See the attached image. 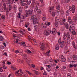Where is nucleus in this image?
Returning a JSON list of instances; mask_svg holds the SVG:
<instances>
[{"mask_svg": "<svg viewBox=\"0 0 77 77\" xmlns=\"http://www.w3.org/2000/svg\"><path fill=\"white\" fill-rule=\"evenodd\" d=\"M21 56H22L23 57H24V58L25 59H27V55H26V54H21Z\"/></svg>", "mask_w": 77, "mask_h": 77, "instance_id": "27", "label": "nucleus"}, {"mask_svg": "<svg viewBox=\"0 0 77 77\" xmlns=\"http://www.w3.org/2000/svg\"><path fill=\"white\" fill-rule=\"evenodd\" d=\"M33 24L34 25H35V24H38V23L36 21H33Z\"/></svg>", "mask_w": 77, "mask_h": 77, "instance_id": "28", "label": "nucleus"}, {"mask_svg": "<svg viewBox=\"0 0 77 77\" xmlns=\"http://www.w3.org/2000/svg\"><path fill=\"white\" fill-rule=\"evenodd\" d=\"M60 47H61V48H63V44H61L60 45Z\"/></svg>", "mask_w": 77, "mask_h": 77, "instance_id": "63", "label": "nucleus"}, {"mask_svg": "<svg viewBox=\"0 0 77 77\" xmlns=\"http://www.w3.org/2000/svg\"><path fill=\"white\" fill-rule=\"evenodd\" d=\"M4 10H5V12H9V8H6Z\"/></svg>", "mask_w": 77, "mask_h": 77, "instance_id": "38", "label": "nucleus"}, {"mask_svg": "<svg viewBox=\"0 0 77 77\" xmlns=\"http://www.w3.org/2000/svg\"><path fill=\"white\" fill-rule=\"evenodd\" d=\"M69 2V0H65L64 3H68Z\"/></svg>", "mask_w": 77, "mask_h": 77, "instance_id": "50", "label": "nucleus"}, {"mask_svg": "<svg viewBox=\"0 0 77 77\" xmlns=\"http://www.w3.org/2000/svg\"><path fill=\"white\" fill-rule=\"evenodd\" d=\"M47 72L44 71V73H43V75H47V73H46Z\"/></svg>", "mask_w": 77, "mask_h": 77, "instance_id": "46", "label": "nucleus"}, {"mask_svg": "<svg viewBox=\"0 0 77 77\" xmlns=\"http://www.w3.org/2000/svg\"><path fill=\"white\" fill-rule=\"evenodd\" d=\"M29 14H32V12H33V9L32 8H30L28 10V11Z\"/></svg>", "mask_w": 77, "mask_h": 77, "instance_id": "11", "label": "nucleus"}, {"mask_svg": "<svg viewBox=\"0 0 77 77\" xmlns=\"http://www.w3.org/2000/svg\"><path fill=\"white\" fill-rule=\"evenodd\" d=\"M51 33H52L53 35H55L56 33V28H54L53 29Z\"/></svg>", "mask_w": 77, "mask_h": 77, "instance_id": "9", "label": "nucleus"}, {"mask_svg": "<svg viewBox=\"0 0 77 77\" xmlns=\"http://www.w3.org/2000/svg\"><path fill=\"white\" fill-rule=\"evenodd\" d=\"M55 26L56 27H58L59 26V23L60 22L59 19L57 17H55Z\"/></svg>", "mask_w": 77, "mask_h": 77, "instance_id": "4", "label": "nucleus"}, {"mask_svg": "<svg viewBox=\"0 0 77 77\" xmlns=\"http://www.w3.org/2000/svg\"><path fill=\"white\" fill-rule=\"evenodd\" d=\"M28 40L30 41V40H33L34 41V39H33V38H32V37L30 36H28Z\"/></svg>", "mask_w": 77, "mask_h": 77, "instance_id": "18", "label": "nucleus"}, {"mask_svg": "<svg viewBox=\"0 0 77 77\" xmlns=\"http://www.w3.org/2000/svg\"><path fill=\"white\" fill-rule=\"evenodd\" d=\"M43 21H44L45 20H46V17L45 16H43Z\"/></svg>", "mask_w": 77, "mask_h": 77, "instance_id": "33", "label": "nucleus"}, {"mask_svg": "<svg viewBox=\"0 0 77 77\" xmlns=\"http://www.w3.org/2000/svg\"><path fill=\"white\" fill-rule=\"evenodd\" d=\"M67 77H71V75L69 73H68L67 75Z\"/></svg>", "mask_w": 77, "mask_h": 77, "instance_id": "44", "label": "nucleus"}, {"mask_svg": "<svg viewBox=\"0 0 77 77\" xmlns=\"http://www.w3.org/2000/svg\"><path fill=\"white\" fill-rule=\"evenodd\" d=\"M34 15L32 16L31 17V20H34Z\"/></svg>", "mask_w": 77, "mask_h": 77, "instance_id": "62", "label": "nucleus"}, {"mask_svg": "<svg viewBox=\"0 0 77 77\" xmlns=\"http://www.w3.org/2000/svg\"><path fill=\"white\" fill-rule=\"evenodd\" d=\"M35 5L36 7H38V6H39V2H36L35 3Z\"/></svg>", "mask_w": 77, "mask_h": 77, "instance_id": "45", "label": "nucleus"}, {"mask_svg": "<svg viewBox=\"0 0 77 77\" xmlns=\"http://www.w3.org/2000/svg\"><path fill=\"white\" fill-rule=\"evenodd\" d=\"M69 30L70 31H71V30H75V28H74V26H70Z\"/></svg>", "mask_w": 77, "mask_h": 77, "instance_id": "13", "label": "nucleus"}, {"mask_svg": "<svg viewBox=\"0 0 77 77\" xmlns=\"http://www.w3.org/2000/svg\"><path fill=\"white\" fill-rule=\"evenodd\" d=\"M22 9H22L20 7V8H19V11H20V12H22Z\"/></svg>", "mask_w": 77, "mask_h": 77, "instance_id": "58", "label": "nucleus"}, {"mask_svg": "<svg viewBox=\"0 0 77 77\" xmlns=\"http://www.w3.org/2000/svg\"><path fill=\"white\" fill-rule=\"evenodd\" d=\"M6 12V15L7 17H9V12Z\"/></svg>", "mask_w": 77, "mask_h": 77, "instance_id": "47", "label": "nucleus"}, {"mask_svg": "<svg viewBox=\"0 0 77 77\" xmlns=\"http://www.w3.org/2000/svg\"><path fill=\"white\" fill-rule=\"evenodd\" d=\"M1 18L2 20H5V16L4 15H2L1 17Z\"/></svg>", "mask_w": 77, "mask_h": 77, "instance_id": "39", "label": "nucleus"}, {"mask_svg": "<svg viewBox=\"0 0 77 77\" xmlns=\"http://www.w3.org/2000/svg\"><path fill=\"white\" fill-rule=\"evenodd\" d=\"M47 24L46 23H44L43 25V28H47Z\"/></svg>", "mask_w": 77, "mask_h": 77, "instance_id": "32", "label": "nucleus"}, {"mask_svg": "<svg viewBox=\"0 0 77 77\" xmlns=\"http://www.w3.org/2000/svg\"><path fill=\"white\" fill-rule=\"evenodd\" d=\"M29 25V23H26L25 25V27H26V28H27L28 27V26Z\"/></svg>", "mask_w": 77, "mask_h": 77, "instance_id": "30", "label": "nucleus"}, {"mask_svg": "<svg viewBox=\"0 0 77 77\" xmlns=\"http://www.w3.org/2000/svg\"><path fill=\"white\" fill-rule=\"evenodd\" d=\"M38 10V7H36L34 9V11L35 12H36Z\"/></svg>", "mask_w": 77, "mask_h": 77, "instance_id": "31", "label": "nucleus"}, {"mask_svg": "<svg viewBox=\"0 0 77 77\" xmlns=\"http://www.w3.org/2000/svg\"><path fill=\"white\" fill-rule=\"evenodd\" d=\"M19 32H20V33H21L22 35H24L25 34V30H24L23 29H20V30H19Z\"/></svg>", "mask_w": 77, "mask_h": 77, "instance_id": "10", "label": "nucleus"}, {"mask_svg": "<svg viewBox=\"0 0 77 77\" xmlns=\"http://www.w3.org/2000/svg\"><path fill=\"white\" fill-rule=\"evenodd\" d=\"M3 7L4 10H5V9L7 8L6 6V4L5 3L3 4Z\"/></svg>", "mask_w": 77, "mask_h": 77, "instance_id": "26", "label": "nucleus"}, {"mask_svg": "<svg viewBox=\"0 0 77 77\" xmlns=\"http://www.w3.org/2000/svg\"><path fill=\"white\" fill-rule=\"evenodd\" d=\"M38 14H41V10H38L37 11Z\"/></svg>", "mask_w": 77, "mask_h": 77, "instance_id": "42", "label": "nucleus"}, {"mask_svg": "<svg viewBox=\"0 0 77 77\" xmlns=\"http://www.w3.org/2000/svg\"><path fill=\"white\" fill-rule=\"evenodd\" d=\"M47 70L48 72H50L51 71V69L49 68H47Z\"/></svg>", "mask_w": 77, "mask_h": 77, "instance_id": "48", "label": "nucleus"}, {"mask_svg": "<svg viewBox=\"0 0 77 77\" xmlns=\"http://www.w3.org/2000/svg\"><path fill=\"white\" fill-rule=\"evenodd\" d=\"M56 9L57 10H60V5H57L56 6Z\"/></svg>", "mask_w": 77, "mask_h": 77, "instance_id": "15", "label": "nucleus"}, {"mask_svg": "<svg viewBox=\"0 0 77 77\" xmlns=\"http://www.w3.org/2000/svg\"><path fill=\"white\" fill-rule=\"evenodd\" d=\"M15 53H16V54H17V53H20V52H19V51L18 50H16L15 51Z\"/></svg>", "mask_w": 77, "mask_h": 77, "instance_id": "53", "label": "nucleus"}, {"mask_svg": "<svg viewBox=\"0 0 77 77\" xmlns=\"http://www.w3.org/2000/svg\"><path fill=\"white\" fill-rule=\"evenodd\" d=\"M39 47L41 48V50L43 51L44 50V48H45V44L43 42H42L40 43V45Z\"/></svg>", "mask_w": 77, "mask_h": 77, "instance_id": "5", "label": "nucleus"}, {"mask_svg": "<svg viewBox=\"0 0 77 77\" xmlns=\"http://www.w3.org/2000/svg\"><path fill=\"white\" fill-rule=\"evenodd\" d=\"M18 16H17V17L18 18H20V16H21V13H19L18 14Z\"/></svg>", "mask_w": 77, "mask_h": 77, "instance_id": "41", "label": "nucleus"}, {"mask_svg": "<svg viewBox=\"0 0 77 77\" xmlns=\"http://www.w3.org/2000/svg\"><path fill=\"white\" fill-rule=\"evenodd\" d=\"M20 3L22 5V3H24V2H26V0H20Z\"/></svg>", "mask_w": 77, "mask_h": 77, "instance_id": "29", "label": "nucleus"}, {"mask_svg": "<svg viewBox=\"0 0 77 77\" xmlns=\"http://www.w3.org/2000/svg\"><path fill=\"white\" fill-rule=\"evenodd\" d=\"M77 64H74L73 65V67L75 68H76L77 67Z\"/></svg>", "mask_w": 77, "mask_h": 77, "instance_id": "54", "label": "nucleus"}, {"mask_svg": "<svg viewBox=\"0 0 77 77\" xmlns=\"http://www.w3.org/2000/svg\"><path fill=\"white\" fill-rule=\"evenodd\" d=\"M26 2L27 4H28L29 5L31 3V2L32 1L31 0H27V1H26Z\"/></svg>", "mask_w": 77, "mask_h": 77, "instance_id": "17", "label": "nucleus"}, {"mask_svg": "<svg viewBox=\"0 0 77 77\" xmlns=\"http://www.w3.org/2000/svg\"><path fill=\"white\" fill-rule=\"evenodd\" d=\"M20 18H21L20 20V21H22L21 22H23L24 21L23 19H24V16L22 15L20 16Z\"/></svg>", "mask_w": 77, "mask_h": 77, "instance_id": "12", "label": "nucleus"}, {"mask_svg": "<svg viewBox=\"0 0 77 77\" xmlns=\"http://www.w3.org/2000/svg\"><path fill=\"white\" fill-rule=\"evenodd\" d=\"M68 21L69 23H71L72 22V20H71V17H68Z\"/></svg>", "mask_w": 77, "mask_h": 77, "instance_id": "22", "label": "nucleus"}, {"mask_svg": "<svg viewBox=\"0 0 77 77\" xmlns=\"http://www.w3.org/2000/svg\"><path fill=\"white\" fill-rule=\"evenodd\" d=\"M59 46L58 45H56L55 46V49L57 50H59Z\"/></svg>", "mask_w": 77, "mask_h": 77, "instance_id": "25", "label": "nucleus"}, {"mask_svg": "<svg viewBox=\"0 0 77 77\" xmlns=\"http://www.w3.org/2000/svg\"><path fill=\"white\" fill-rule=\"evenodd\" d=\"M0 48H1V49H4L5 47H4V46H1L0 47Z\"/></svg>", "mask_w": 77, "mask_h": 77, "instance_id": "60", "label": "nucleus"}, {"mask_svg": "<svg viewBox=\"0 0 77 77\" xmlns=\"http://www.w3.org/2000/svg\"><path fill=\"white\" fill-rule=\"evenodd\" d=\"M68 40L67 43L68 44H69V42L71 41V38H70V35H69V33L68 32H67L66 34V35H64L63 36V40H65L66 39V38Z\"/></svg>", "mask_w": 77, "mask_h": 77, "instance_id": "1", "label": "nucleus"}, {"mask_svg": "<svg viewBox=\"0 0 77 77\" xmlns=\"http://www.w3.org/2000/svg\"><path fill=\"white\" fill-rule=\"evenodd\" d=\"M26 52L28 53H32V51L29 49H27L26 50Z\"/></svg>", "mask_w": 77, "mask_h": 77, "instance_id": "35", "label": "nucleus"}, {"mask_svg": "<svg viewBox=\"0 0 77 77\" xmlns=\"http://www.w3.org/2000/svg\"><path fill=\"white\" fill-rule=\"evenodd\" d=\"M26 72H27V73L29 74V75H32V73L30 72L27 70H26Z\"/></svg>", "mask_w": 77, "mask_h": 77, "instance_id": "36", "label": "nucleus"}, {"mask_svg": "<svg viewBox=\"0 0 77 77\" xmlns=\"http://www.w3.org/2000/svg\"><path fill=\"white\" fill-rule=\"evenodd\" d=\"M6 68H7V67L6 66H5V64H4L3 65V68L4 69H6Z\"/></svg>", "mask_w": 77, "mask_h": 77, "instance_id": "55", "label": "nucleus"}, {"mask_svg": "<svg viewBox=\"0 0 77 77\" xmlns=\"http://www.w3.org/2000/svg\"><path fill=\"white\" fill-rule=\"evenodd\" d=\"M72 59L74 60H77V57L75 55H73L72 56Z\"/></svg>", "mask_w": 77, "mask_h": 77, "instance_id": "24", "label": "nucleus"}, {"mask_svg": "<svg viewBox=\"0 0 77 77\" xmlns=\"http://www.w3.org/2000/svg\"><path fill=\"white\" fill-rule=\"evenodd\" d=\"M61 62H65L66 61V58L63 55H62L61 56Z\"/></svg>", "mask_w": 77, "mask_h": 77, "instance_id": "6", "label": "nucleus"}, {"mask_svg": "<svg viewBox=\"0 0 77 77\" xmlns=\"http://www.w3.org/2000/svg\"><path fill=\"white\" fill-rule=\"evenodd\" d=\"M34 72L35 73V74H36V75H38V74H39V72L36 71H34Z\"/></svg>", "mask_w": 77, "mask_h": 77, "instance_id": "52", "label": "nucleus"}, {"mask_svg": "<svg viewBox=\"0 0 77 77\" xmlns=\"http://www.w3.org/2000/svg\"><path fill=\"white\" fill-rule=\"evenodd\" d=\"M61 38H60L58 40V43L59 44H61Z\"/></svg>", "mask_w": 77, "mask_h": 77, "instance_id": "43", "label": "nucleus"}, {"mask_svg": "<svg viewBox=\"0 0 77 77\" xmlns=\"http://www.w3.org/2000/svg\"><path fill=\"white\" fill-rule=\"evenodd\" d=\"M8 8L9 9V11H11L12 8V6L11 5H8Z\"/></svg>", "mask_w": 77, "mask_h": 77, "instance_id": "19", "label": "nucleus"}, {"mask_svg": "<svg viewBox=\"0 0 77 77\" xmlns=\"http://www.w3.org/2000/svg\"><path fill=\"white\" fill-rule=\"evenodd\" d=\"M59 15V11H56V12H53L52 13V16L53 17H54L55 15Z\"/></svg>", "mask_w": 77, "mask_h": 77, "instance_id": "7", "label": "nucleus"}, {"mask_svg": "<svg viewBox=\"0 0 77 77\" xmlns=\"http://www.w3.org/2000/svg\"><path fill=\"white\" fill-rule=\"evenodd\" d=\"M21 6H24V9H27L29 8V5L26 3H22Z\"/></svg>", "mask_w": 77, "mask_h": 77, "instance_id": "8", "label": "nucleus"}, {"mask_svg": "<svg viewBox=\"0 0 77 77\" xmlns=\"http://www.w3.org/2000/svg\"><path fill=\"white\" fill-rule=\"evenodd\" d=\"M73 48H75V49H77V45H73Z\"/></svg>", "mask_w": 77, "mask_h": 77, "instance_id": "40", "label": "nucleus"}, {"mask_svg": "<svg viewBox=\"0 0 77 77\" xmlns=\"http://www.w3.org/2000/svg\"><path fill=\"white\" fill-rule=\"evenodd\" d=\"M65 27L67 29H68L69 28V25L68 23H66L65 25Z\"/></svg>", "mask_w": 77, "mask_h": 77, "instance_id": "16", "label": "nucleus"}, {"mask_svg": "<svg viewBox=\"0 0 77 77\" xmlns=\"http://www.w3.org/2000/svg\"><path fill=\"white\" fill-rule=\"evenodd\" d=\"M62 21L63 23V24L64 25H65V23H66V19H63L62 20Z\"/></svg>", "mask_w": 77, "mask_h": 77, "instance_id": "21", "label": "nucleus"}, {"mask_svg": "<svg viewBox=\"0 0 77 77\" xmlns=\"http://www.w3.org/2000/svg\"><path fill=\"white\" fill-rule=\"evenodd\" d=\"M73 18L74 20H75V21H77V15H75L73 17Z\"/></svg>", "mask_w": 77, "mask_h": 77, "instance_id": "23", "label": "nucleus"}, {"mask_svg": "<svg viewBox=\"0 0 77 77\" xmlns=\"http://www.w3.org/2000/svg\"><path fill=\"white\" fill-rule=\"evenodd\" d=\"M46 66H47L48 68H51V66L50 65H46Z\"/></svg>", "mask_w": 77, "mask_h": 77, "instance_id": "57", "label": "nucleus"}, {"mask_svg": "<svg viewBox=\"0 0 77 77\" xmlns=\"http://www.w3.org/2000/svg\"><path fill=\"white\" fill-rule=\"evenodd\" d=\"M72 67H73V65L71 64H69V68H72Z\"/></svg>", "mask_w": 77, "mask_h": 77, "instance_id": "49", "label": "nucleus"}, {"mask_svg": "<svg viewBox=\"0 0 77 77\" xmlns=\"http://www.w3.org/2000/svg\"><path fill=\"white\" fill-rule=\"evenodd\" d=\"M54 6H53L52 7H50L49 8V10L50 11V12H51V11L54 10Z\"/></svg>", "mask_w": 77, "mask_h": 77, "instance_id": "14", "label": "nucleus"}, {"mask_svg": "<svg viewBox=\"0 0 77 77\" xmlns=\"http://www.w3.org/2000/svg\"><path fill=\"white\" fill-rule=\"evenodd\" d=\"M3 41V37L1 36H0V41Z\"/></svg>", "mask_w": 77, "mask_h": 77, "instance_id": "34", "label": "nucleus"}, {"mask_svg": "<svg viewBox=\"0 0 77 77\" xmlns=\"http://www.w3.org/2000/svg\"><path fill=\"white\" fill-rule=\"evenodd\" d=\"M31 66L32 67V68H35V66L33 64H32Z\"/></svg>", "mask_w": 77, "mask_h": 77, "instance_id": "64", "label": "nucleus"}, {"mask_svg": "<svg viewBox=\"0 0 77 77\" xmlns=\"http://www.w3.org/2000/svg\"><path fill=\"white\" fill-rule=\"evenodd\" d=\"M69 10H67L66 12V16H69Z\"/></svg>", "mask_w": 77, "mask_h": 77, "instance_id": "20", "label": "nucleus"}, {"mask_svg": "<svg viewBox=\"0 0 77 77\" xmlns=\"http://www.w3.org/2000/svg\"><path fill=\"white\" fill-rule=\"evenodd\" d=\"M11 68L13 69H14V70H16V69H17V68H16L15 67H14L13 66H11Z\"/></svg>", "mask_w": 77, "mask_h": 77, "instance_id": "51", "label": "nucleus"}, {"mask_svg": "<svg viewBox=\"0 0 77 77\" xmlns=\"http://www.w3.org/2000/svg\"><path fill=\"white\" fill-rule=\"evenodd\" d=\"M47 26H49L50 25V22H48L47 24Z\"/></svg>", "mask_w": 77, "mask_h": 77, "instance_id": "61", "label": "nucleus"}, {"mask_svg": "<svg viewBox=\"0 0 77 77\" xmlns=\"http://www.w3.org/2000/svg\"><path fill=\"white\" fill-rule=\"evenodd\" d=\"M72 44L73 45H75V42H74V41H72Z\"/></svg>", "mask_w": 77, "mask_h": 77, "instance_id": "59", "label": "nucleus"}, {"mask_svg": "<svg viewBox=\"0 0 77 77\" xmlns=\"http://www.w3.org/2000/svg\"><path fill=\"white\" fill-rule=\"evenodd\" d=\"M72 35H75V34H76L75 32L74 31H72Z\"/></svg>", "mask_w": 77, "mask_h": 77, "instance_id": "37", "label": "nucleus"}, {"mask_svg": "<svg viewBox=\"0 0 77 77\" xmlns=\"http://www.w3.org/2000/svg\"><path fill=\"white\" fill-rule=\"evenodd\" d=\"M0 12H3V9L2 8H0Z\"/></svg>", "mask_w": 77, "mask_h": 77, "instance_id": "56", "label": "nucleus"}, {"mask_svg": "<svg viewBox=\"0 0 77 77\" xmlns=\"http://www.w3.org/2000/svg\"><path fill=\"white\" fill-rule=\"evenodd\" d=\"M72 7L69 6V10L70 11H72V12L73 13L75 12V5H73L72 6Z\"/></svg>", "mask_w": 77, "mask_h": 77, "instance_id": "3", "label": "nucleus"}, {"mask_svg": "<svg viewBox=\"0 0 77 77\" xmlns=\"http://www.w3.org/2000/svg\"><path fill=\"white\" fill-rule=\"evenodd\" d=\"M51 33V31L49 29H46L44 32V34L45 36H48Z\"/></svg>", "mask_w": 77, "mask_h": 77, "instance_id": "2", "label": "nucleus"}]
</instances>
